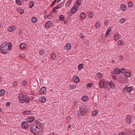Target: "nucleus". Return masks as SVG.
<instances>
[{
    "label": "nucleus",
    "instance_id": "nucleus-1",
    "mask_svg": "<svg viewBox=\"0 0 135 135\" xmlns=\"http://www.w3.org/2000/svg\"><path fill=\"white\" fill-rule=\"evenodd\" d=\"M12 47L11 42H9L8 44L6 42L3 43L1 45L0 49L4 52H6L8 49L11 50Z\"/></svg>",
    "mask_w": 135,
    "mask_h": 135
},
{
    "label": "nucleus",
    "instance_id": "nucleus-2",
    "mask_svg": "<svg viewBox=\"0 0 135 135\" xmlns=\"http://www.w3.org/2000/svg\"><path fill=\"white\" fill-rule=\"evenodd\" d=\"M30 130L32 133L34 134H37L40 131L38 126L35 125V124L33 125L32 127H30Z\"/></svg>",
    "mask_w": 135,
    "mask_h": 135
},
{
    "label": "nucleus",
    "instance_id": "nucleus-3",
    "mask_svg": "<svg viewBox=\"0 0 135 135\" xmlns=\"http://www.w3.org/2000/svg\"><path fill=\"white\" fill-rule=\"evenodd\" d=\"M80 110L84 114H85L88 112L86 106L84 105H82L80 108Z\"/></svg>",
    "mask_w": 135,
    "mask_h": 135
},
{
    "label": "nucleus",
    "instance_id": "nucleus-4",
    "mask_svg": "<svg viewBox=\"0 0 135 135\" xmlns=\"http://www.w3.org/2000/svg\"><path fill=\"white\" fill-rule=\"evenodd\" d=\"M25 96L23 94H19L18 98L20 103H23L25 102V101L24 100L25 99Z\"/></svg>",
    "mask_w": 135,
    "mask_h": 135
},
{
    "label": "nucleus",
    "instance_id": "nucleus-5",
    "mask_svg": "<svg viewBox=\"0 0 135 135\" xmlns=\"http://www.w3.org/2000/svg\"><path fill=\"white\" fill-rule=\"evenodd\" d=\"M35 118L33 117H31L29 118H28L26 119V121L29 123L32 122L35 119Z\"/></svg>",
    "mask_w": 135,
    "mask_h": 135
},
{
    "label": "nucleus",
    "instance_id": "nucleus-6",
    "mask_svg": "<svg viewBox=\"0 0 135 135\" xmlns=\"http://www.w3.org/2000/svg\"><path fill=\"white\" fill-rule=\"evenodd\" d=\"M21 125L22 127L25 129H26L27 128H28V124L27 122H22L21 123Z\"/></svg>",
    "mask_w": 135,
    "mask_h": 135
},
{
    "label": "nucleus",
    "instance_id": "nucleus-7",
    "mask_svg": "<svg viewBox=\"0 0 135 135\" xmlns=\"http://www.w3.org/2000/svg\"><path fill=\"white\" fill-rule=\"evenodd\" d=\"M73 79L75 82L77 83H78L80 81V79L78 77L76 76H73Z\"/></svg>",
    "mask_w": 135,
    "mask_h": 135
},
{
    "label": "nucleus",
    "instance_id": "nucleus-8",
    "mask_svg": "<svg viewBox=\"0 0 135 135\" xmlns=\"http://www.w3.org/2000/svg\"><path fill=\"white\" fill-rule=\"evenodd\" d=\"M105 85V80L104 79L101 80L100 82V88H102Z\"/></svg>",
    "mask_w": 135,
    "mask_h": 135
},
{
    "label": "nucleus",
    "instance_id": "nucleus-9",
    "mask_svg": "<svg viewBox=\"0 0 135 135\" xmlns=\"http://www.w3.org/2000/svg\"><path fill=\"white\" fill-rule=\"evenodd\" d=\"M32 112L31 110H26L23 112V114L25 115L32 114Z\"/></svg>",
    "mask_w": 135,
    "mask_h": 135
},
{
    "label": "nucleus",
    "instance_id": "nucleus-10",
    "mask_svg": "<svg viewBox=\"0 0 135 135\" xmlns=\"http://www.w3.org/2000/svg\"><path fill=\"white\" fill-rule=\"evenodd\" d=\"M52 23L50 21H49L47 22L45 25V27L46 28H49L51 26Z\"/></svg>",
    "mask_w": 135,
    "mask_h": 135
},
{
    "label": "nucleus",
    "instance_id": "nucleus-11",
    "mask_svg": "<svg viewBox=\"0 0 135 135\" xmlns=\"http://www.w3.org/2000/svg\"><path fill=\"white\" fill-rule=\"evenodd\" d=\"M15 28V26H13L9 27L8 28V30L9 31L12 32L14 30Z\"/></svg>",
    "mask_w": 135,
    "mask_h": 135
},
{
    "label": "nucleus",
    "instance_id": "nucleus-12",
    "mask_svg": "<svg viewBox=\"0 0 135 135\" xmlns=\"http://www.w3.org/2000/svg\"><path fill=\"white\" fill-rule=\"evenodd\" d=\"M126 120L128 123H130L131 122V118L130 116H128L126 118Z\"/></svg>",
    "mask_w": 135,
    "mask_h": 135
},
{
    "label": "nucleus",
    "instance_id": "nucleus-13",
    "mask_svg": "<svg viewBox=\"0 0 135 135\" xmlns=\"http://www.w3.org/2000/svg\"><path fill=\"white\" fill-rule=\"evenodd\" d=\"M71 48V45L70 43H67L65 47V49L69 50Z\"/></svg>",
    "mask_w": 135,
    "mask_h": 135
},
{
    "label": "nucleus",
    "instance_id": "nucleus-14",
    "mask_svg": "<svg viewBox=\"0 0 135 135\" xmlns=\"http://www.w3.org/2000/svg\"><path fill=\"white\" fill-rule=\"evenodd\" d=\"M39 100L43 103L45 102L46 101V99L45 97H41L39 99Z\"/></svg>",
    "mask_w": 135,
    "mask_h": 135
},
{
    "label": "nucleus",
    "instance_id": "nucleus-15",
    "mask_svg": "<svg viewBox=\"0 0 135 135\" xmlns=\"http://www.w3.org/2000/svg\"><path fill=\"white\" fill-rule=\"evenodd\" d=\"M26 46V44L24 43L21 44L19 46V47L21 49H22Z\"/></svg>",
    "mask_w": 135,
    "mask_h": 135
},
{
    "label": "nucleus",
    "instance_id": "nucleus-16",
    "mask_svg": "<svg viewBox=\"0 0 135 135\" xmlns=\"http://www.w3.org/2000/svg\"><path fill=\"white\" fill-rule=\"evenodd\" d=\"M86 17V15L84 12L81 13L80 15V17L83 19H84Z\"/></svg>",
    "mask_w": 135,
    "mask_h": 135
},
{
    "label": "nucleus",
    "instance_id": "nucleus-17",
    "mask_svg": "<svg viewBox=\"0 0 135 135\" xmlns=\"http://www.w3.org/2000/svg\"><path fill=\"white\" fill-rule=\"evenodd\" d=\"M114 71L115 73L117 74H119L120 73V70L119 69L115 68L114 69Z\"/></svg>",
    "mask_w": 135,
    "mask_h": 135
},
{
    "label": "nucleus",
    "instance_id": "nucleus-18",
    "mask_svg": "<svg viewBox=\"0 0 135 135\" xmlns=\"http://www.w3.org/2000/svg\"><path fill=\"white\" fill-rule=\"evenodd\" d=\"M121 9L123 11H125L126 9V6L124 4H122L120 6Z\"/></svg>",
    "mask_w": 135,
    "mask_h": 135
},
{
    "label": "nucleus",
    "instance_id": "nucleus-19",
    "mask_svg": "<svg viewBox=\"0 0 135 135\" xmlns=\"http://www.w3.org/2000/svg\"><path fill=\"white\" fill-rule=\"evenodd\" d=\"M62 7V6H61V7H58V6L57 5L56 7H55L53 9H52L51 12H53L54 13H55L56 12V9H58L59 8H61Z\"/></svg>",
    "mask_w": 135,
    "mask_h": 135
},
{
    "label": "nucleus",
    "instance_id": "nucleus-20",
    "mask_svg": "<svg viewBox=\"0 0 135 135\" xmlns=\"http://www.w3.org/2000/svg\"><path fill=\"white\" fill-rule=\"evenodd\" d=\"M46 89V88L44 87H43L40 89V92L41 94H43Z\"/></svg>",
    "mask_w": 135,
    "mask_h": 135
},
{
    "label": "nucleus",
    "instance_id": "nucleus-21",
    "mask_svg": "<svg viewBox=\"0 0 135 135\" xmlns=\"http://www.w3.org/2000/svg\"><path fill=\"white\" fill-rule=\"evenodd\" d=\"M109 84L110 86L112 89H113L114 88V84L112 81L111 80L110 81Z\"/></svg>",
    "mask_w": 135,
    "mask_h": 135
},
{
    "label": "nucleus",
    "instance_id": "nucleus-22",
    "mask_svg": "<svg viewBox=\"0 0 135 135\" xmlns=\"http://www.w3.org/2000/svg\"><path fill=\"white\" fill-rule=\"evenodd\" d=\"M98 112V111L97 110L93 111L92 112L91 115L92 116H95L97 115Z\"/></svg>",
    "mask_w": 135,
    "mask_h": 135
},
{
    "label": "nucleus",
    "instance_id": "nucleus-23",
    "mask_svg": "<svg viewBox=\"0 0 135 135\" xmlns=\"http://www.w3.org/2000/svg\"><path fill=\"white\" fill-rule=\"evenodd\" d=\"M5 93V90L4 89H1L0 91V95L1 96H3L4 94Z\"/></svg>",
    "mask_w": 135,
    "mask_h": 135
},
{
    "label": "nucleus",
    "instance_id": "nucleus-24",
    "mask_svg": "<svg viewBox=\"0 0 135 135\" xmlns=\"http://www.w3.org/2000/svg\"><path fill=\"white\" fill-rule=\"evenodd\" d=\"M32 22L33 23H35L37 21V19L35 17H33L31 18Z\"/></svg>",
    "mask_w": 135,
    "mask_h": 135
},
{
    "label": "nucleus",
    "instance_id": "nucleus-25",
    "mask_svg": "<svg viewBox=\"0 0 135 135\" xmlns=\"http://www.w3.org/2000/svg\"><path fill=\"white\" fill-rule=\"evenodd\" d=\"M84 113L80 111V112L78 113V115L79 117H81L82 116H83L84 115Z\"/></svg>",
    "mask_w": 135,
    "mask_h": 135
},
{
    "label": "nucleus",
    "instance_id": "nucleus-26",
    "mask_svg": "<svg viewBox=\"0 0 135 135\" xmlns=\"http://www.w3.org/2000/svg\"><path fill=\"white\" fill-rule=\"evenodd\" d=\"M120 73L122 74H123L126 73V69L122 68L121 69H120Z\"/></svg>",
    "mask_w": 135,
    "mask_h": 135
},
{
    "label": "nucleus",
    "instance_id": "nucleus-27",
    "mask_svg": "<svg viewBox=\"0 0 135 135\" xmlns=\"http://www.w3.org/2000/svg\"><path fill=\"white\" fill-rule=\"evenodd\" d=\"M125 76L127 77H129L132 74L131 73L129 72H126L125 73Z\"/></svg>",
    "mask_w": 135,
    "mask_h": 135
},
{
    "label": "nucleus",
    "instance_id": "nucleus-28",
    "mask_svg": "<svg viewBox=\"0 0 135 135\" xmlns=\"http://www.w3.org/2000/svg\"><path fill=\"white\" fill-rule=\"evenodd\" d=\"M120 35L118 34L116 35L114 37V40L115 41L118 40L120 38Z\"/></svg>",
    "mask_w": 135,
    "mask_h": 135
},
{
    "label": "nucleus",
    "instance_id": "nucleus-29",
    "mask_svg": "<svg viewBox=\"0 0 135 135\" xmlns=\"http://www.w3.org/2000/svg\"><path fill=\"white\" fill-rule=\"evenodd\" d=\"M56 57V54L54 53L52 54L51 55V59L52 60L54 59Z\"/></svg>",
    "mask_w": 135,
    "mask_h": 135
},
{
    "label": "nucleus",
    "instance_id": "nucleus-30",
    "mask_svg": "<svg viewBox=\"0 0 135 135\" xmlns=\"http://www.w3.org/2000/svg\"><path fill=\"white\" fill-rule=\"evenodd\" d=\"M83 64L82 63L78 65V69L80 70L81 69L83 68Z\"/></svg>",
    "mask_w": 135,
    "mask_h": 135
},
{
    "label": "nucleus",
    "instance_id": "nucleus-31",
    "mask_svg": "<svg viewBox=\"0 0 135 135\" xmlns=\"http://www.w3.org/2000/svg\"><path fill=\"white\" fill-rule=\"evenodd\" d=\"M76 10V9L75 8L72 7L71 9V12L73 13H75Z\"/></svg>",
    "mask_w": 135,
    "mask_h": 135
},
{
    "label": "nucleus",
    "instance_id": "nucleus-32",
    "mask_svg": "<svg viewBox=\"0 0 135 135\" xmlns=\"http://www.w3.org/2000/svg\"><path fill=\"white\" fill-rule=\"evenodd\" d=\"M59 18L61 21H63L64 19V16L63 15H60L59 17Z\"/></svg>",
    "mask_w": 135,
    "mask_h": 135
},
{
    "label": "nucleus",
    "instance_id": "nucleus-33",
    "mask_svg": "<svg viewBox=\"0 0 135 135\" xmlns=\"http://www.w3.org/2000/svg\"><path fill=\"white\" fill-rule=\"evenodd\" d=\"M33 2L32 1H31L30 2L29 4V7L30 8H32L33 6Z\"/></svg>",
    "mask_w": 135,
    "mask_h": 135
},
{
    "label": "nucleus",
    "instance_id": "nucleus-34",
    "mask_svg": "<svg viewBox=\"0 0 135 135\" xmlns=\"http://www.w3.org/2000/svg\"><path fill=\"white\" fill-rule=\"evenodd\" d=\"M72 1V0H69L67 2L66 6L67 7H69L71 4Z\"/></svg>",
    "mask_w": 135,
    "mask_h": 135
},
{
    "label": "nucleus",
    "instance_id": "nucleus-35",
    "mask_svg": "<svg viewBox=\"0 0 135 135\" xmlns=\"http://www.w3.org/2000/svg\"><path fill=\"white\" fill-rule=\"evenodd\" d=\"M52 13L51 12L48 15L47 17L48 19H50L52 17Z\"/></svg>",
    "mask_w": 135,
    "mask_h": 135
},
{
    "label": "nucleus",
    "instance_id": "nucleus-36",
    "mask_svg": "<svg viewBox=\"0 0 135 135\" xmlns=\"http://www.w3.org/2000/svg\"><path fill=\"white\" fill-rule=\"evenodd\" d=\"M30 98H29V99L28 98H25L24 100L25 102L26 103H28L30 101Z\"/></svg>",
    "mask_w": 135,
    "mask_h": 135
},
{
    "label": "nucleus",
    "instance_id": "nucleus-37",
    "mask_svg": "<svg viewBox=\"0 0 135 135\" xmlns=\"http://www.w3.org/2000/svg\"><path fill=\"white\" fill-rule=\"evenodd\" d=\"M35 125H36L37 126H38V127H40V125H39L40 123H39L38 120H36L35 121Z\"/></svg>",
    "mask_w": 135,
    "mask_h": 135
},
{
    "label": "nucleus",
    "instance_id": "nucleus-38",
    "mask_svg": "<svg viewBox=\"0 0 135 135\" xmlns=\"http://www.w3.org/2000/svg\"><path fill=\"white\" fill-rule=\"evenodd\" d=\"M132 89L133 88H132L129 87L127 89V91L128 92L131 91Z\"/></svg>",
    "mask_w": 135,
    "mask_h": 135
},
{
    "label": "nucleus",
    "instance_id": "nucleus-39",
    "mask_svg": "<svg viewBox=\"0 0 135 135\" xmlns=\"http://www.w3.org/2000/svg\"><path fill=\"white\" fill-rule=\"evenodd\" d=\"M124 21V18H121L120 20V23H123Z\"/></svg>",
    "mask_w": 135,
    "mask_h": 135
},
{
    "label": "nucleus",
    "instance_id": "nucleus-40",
    "mask_svg": "<svg viewBox=\"0 0 135 135\" xmlns=\"http://www.w3.org/2000/svg\"><path fill=\"white\" fill-rule=\"evenodd\" d=\"M70 87L71 89H73L76 88V86L75 85H70Z\"/></svg>",
    "mask_w": 135,
    "mask_h": 135
},
{
    "label": "nucleus",
    "instance_id": "nucleus-41",
    "mask_svg": "<svg viewBox=\"0 0 135 135\" xmlns=\"http://www.w3.org/2000/svg\"><path fill=\"white\" fill-rule=\"evenodd\" d=\"M128 7H131L133 5V3L131 2L130 1L129 2V3H128Z\"/></svg>",
    "mask_w": 135,
    "mask_h": 135
},
{
    "label": "nucleus",
    "instance_id": "nucleus-42",
    "mask_svg": "<svg viewBox=\"0 0 135 135\" xmlns=\"http://www.w3.org/2000/svg\"><path fill=\"white\" fill-rule=\"evenodd\" d=\"M118 44L120 45H122L123 44V41L121 40L119 41L118 42Z\"/></svg>",
    "mask_w": 135,
    "mask_h": 135
},
{
    "label": "nucleus",
    "instance_id": "nucleus-43",
    "mask_svg": "<svg viewBox=\"0 0 135 135\" xmlns=\"http://www.w3.org/2000/svg\"><path fill=\"white\" fill-rule=\"evenodd\" d=\"M95 27L96 28H99V27L100 25L98 23H96L95 24Z\"/></svg>",
    "mask_w": 135,
    "mask_h": 135
},
{
    "label": "nucleus",
    "instance_id": "nucleus-44",
    "mask_svg": "<svg viewBox=\"0 0 135 135\" xmlns=\"http://www.w3.org/2000/svg\"><path fill=\"white\" fill-rule=\"evenodd\" d=\"M27 81L25 80L23 81L22 83V85L23 86H24L26 84H27Z\"/></svg>",
    "mask_w": 135,
    "mask_h": 135
},
{
    "label": "nucleus",
    "instance_id": "nucleus-45",
    "mask_svg": "<svg viewBox=\"0 0 135 135\" xmlns=\"http://www.w3.org/2000/svg\"><path fill=\"white\" fill-rule=\"evenodd\" d=\"M16 3L17 4H19L20 5H21V2L20 1V0H16Z\"/></svg>",
    "mask_w": 135,
    "mask_h": 135
},
{
    "label": "nucleus",
    "instance_id": "nucleus-46",
    "mask_svg": "<svg viewBox=\"0 0 135 135\" xmlns=\"http://www.w3.org/2000/svg\"><path fill=\"white\" fill-rule=\"evenodd\" d=\"M81 1L80 0H77L76 2V4L78 5H79L80 4Z\"/></svg>",
    "mask_w": 135,
    "mask_h": 135
},
{
    "label": "nucleus",
    "instance_id": "nucleus-47",
    "mask_svg": "<svg viewBox=\"0 0 135 135\" xmlns=\"http://www.w3.org/2000/svg\"><path fill=\"white\" fill-rule=\"evenodd\" d=\"M57 0H55L52 3V4L51 5V7H52L54 5L55 3L56 2V1Z\"/></svg>",
    "mask_w": 135,
    "mask_h": 135
},
{
    "label": "nucleus",
    "instance_id": "nucleus-48",
    "mask_svg": "<svg viewBox=\"0 0 135 135\" xmlns=\"http://www.w3.org/2000/svg\"><path fill=\"white\" fill-rule=\"evenodd\" d=\"M93 85V84L91 83H89L88 84V86L89 87H91Z\"/></svg>",
    "mask_w": 135,
    "mask_h": 135
},
{
    "label": "nucleus",
    "instance_id": "nucleus-49",
    "mask_svg": "<svg viewBox=\"0 0 135 135\" xmlns=\"http://www.w3.org/2000/svg\"><path fill=\"white\" fill-rule=\"evenodd\" d=\"M93 12H90L89 14V17L90 18H91L93 17Z\"/></svg>",
    "mask_w": 135,
    "mask_h": 135
},
{
    "label": "nucleus",
    "instance_id": "nucleus-50",
    "mask_svg": "<svg viewBox=\"0 0 135 135\" xmlns=\"http://www.w3.org/2000/svg\"><path fill=\"white\" fill-rule=\"evenodd\" d=\"M19 56L20 57H22V58H24L25 57V55L23 54L22 55H20Z\"/></svg>",
    "mask_w": 135,
    "mask_h": 135
},
{
    "label": "nucleus",
    "instance_id": "nucleus-51",
    "mask_svg": "<svg viewBox=\"0 0 135 135\" xmlns=\"http://www.w3.org/2000/svg\"><path fill=\"white\" fill-rule=\"evenodd\" d=\"M20 13L21 14H23L24 12V10L23 9H20Z\"/></svg>",
    "mask_w": 135,
    "mask_h": 135
},
{
    "label": "nucleus",
    "instance_id": "nucleus-52",
    "mask_svg": "<svg viewBox=\"0 0 135 135\" xmlns=\"http://www.w3.org/2000/svg\"><path fill=\"white\" fill-rule=\"evenodd\" d=\"M44 52L43 50H40L39 52V54L40 55H42L44 53Z\"/></svg>",
    "mask_w": 135,
    "mask_h": 135
},
{
    "label": "nucleus",
    "instance_id": "nucleus-53",
    "mask_svg": "<svg viewBox=\"0 0 135 135\" xmlns=\"http://www.w3.org/2000/svg\"><path fill=\"white\" fill-rule=\"evenodd\" d=\"M97 75L98 76H99V77H100V78H101L102 77V75H101V73H98Z\"/></svg>",
    "mask_w": 135,
    "mask_h": 135
},
{
    "label": "nucleus",
    "instance_id": "nucleus-54",
    "mask_svg": "<svg viewBox=\"0 0 135 135\" xmlns=\"http://www.w3.org/2000/svg\"><path fill=\"white\" fill-rule=\"evenodd\" d=\"M111 27H109L108 29H107V32H109L111 31Z\"/></svg>",
    "mask_w": 135,
    "mask_h": 135
},
{
    "label": "nucleus",
    "instance_id": "nucleus-55",
    "mask_svg": "<svg viewBox=\"0 0 135 135\" xmlns=\"http://www.w3.org/2000/svg\"><path fill=\"white\" fill-rule=\"evenodd\" d=\"M10 103L9 102H7L6 103V105L8 107L10 105Z\"/></svg>",
    "mask_w": 135,
    "mask_h": 135
},
{
    "label": "nucleus",
    "instance_id": "nucleus-56",
    "mask_svg": "<svg viewBox=\"0 0 135 135\" xmlns=\"http://www.w3.org/2000/svg\"><path fill=\"white\" fill-rule=\"evenodd\" d=\"M119 59L121 60H122L123 59V57L122 56L120 55L119 57Z\"/></svg>",
    "mask_w": 135,
    "mask_h": 135
},
{
    "label": "nucleus",
    "instance_id": "nucleus-57",
    "mask_svg": "<svg viewBox=\"0 0 135 135\" xmlns=\"http://www.w3.org/2000/svg\"><path fill=\"white\" fill-rule=\"evenodd\" d=\"M109 33V32H107L106 33L105 35V37H106L108 36Z\"/></svg>",
    "mask_w": 135,
    "mask_h": 135
},
{
    "label": "nucleus",
    "instance_id": "nucleus-58",
    "mask_svg": "<svg viewBox=\"0 0 135 135\" xmlns=\"http://www.w3.org/2000/svg\"><path fill=\"white\" fill-rule=\"evenodd\" d=\"M113 78L114 79H117V77L116 76V75L114 74H113Z\"/></svg>",
    "mask_w": 135,
    "mask_h": 135
},
{
    "label": "nucleus",
    "instance_id": "nucleus-59",
    "mask_svg": "<svg viewBox=\"0 0 135 135\" xmlns=\"http://www.w3.org/2000/svg\"><path fill=\"white\" fill-rule=\"evenodd\" d=\"M85 96H84L82 98V99L83 101H86V99L85 98H84V97Z\"/></svg>",
    "mask_w": 135,
    "mask_h": 135
},
{
    "label": "nucleus",
    "instance_id": "nucleus-60",
    "mask_svg": "<svg viewBox=\"0 0 135 135\" xmlns=\"http://www.w3.org/2000/svg\"><path fill=\"white\" fill-rule=\"evenodd\" d=\"M17 84V83L15 81L13 83V85L14 86H15V85H16Z\"/></svg>",
    "mask_w": 135,
    "mask_h": 135
},
{
    "label": "nucleus",
    "instance_id": "nucleus-61",
    "mask_svg": "<svg viewBox=\"0 0 135 135\" xmlns=\"http://www.w3.org/2000/svg\"><path fill=\"white\" fill-rule=\"evenodd\" d=\"M64 22L65 24H68V21H65Z\"/></svg>",
    "mask_w": 135,
    "mask_h": 135
},
{
    "label": "nucleus",
    "instance_id": "nucleus-62",
    "mask_svg": "<svg viewBox=\"0 0 135 135\" xmlns=\"http://www.w3.org/2000/svg\"><path fill=\"white\" fill-rule=\"evenodd\" d=\"M108 21H106V22L104 24L105 25H107V24H108Z\"/></svg>",
    "mask_w": 135,
    "mask_h": 135
},
{
    "label": "nucleus",
    "instance_id": "nucleus-63",
    "mask_svg": "<svg viewBox=\"0 0 135 135\" xmlns=\"http://www.w3.org/2000/svg\"><path fill=\"white\" fill-rule=\"evenodd\" d=\"M66 119H67V120H70V118H69V117H67L66 118Z\"/></svg>",
    "mask_w": 135,
    "mask_h": 135
},
{
    "label": "nucleus",
    "instance_id": "nucleus-64",
    "mask_svg": "<svg viewBox=\"0 0 135 135\" xmlns=\"http://www.w3.org/2000/svg\"><path fill=\"white\" fill-rule=\"evenodd\" d=\"M81 38L82 39H83L84 38V36H81Z\"/></svg>",
    "mask_w": 135,
    "mask_h": 135
}]
</instances>
